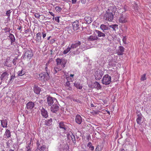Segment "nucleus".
I'll use <instances>...</instances> for the list:
<instances>
[{"instance_id": "nucleus-1", "label": "nucleus", "mask_w": 151, "mask_h": 151, "mask_svg": "<svg viewBox=\"0 0 151 151\" xmlns=\"http://www.w3.org/2000/svg\"><path fill=\"white\" fill-rule=\"evenodd\" d=\"M39 79L42 81H48L50 78L49 73L47 72H43L40 73L38 77Z\"/></svg>"}, {"instance_id": "nucleus-2", "label": "nucleus", "mask_w": 151, "mask_h": 151, "mask_svg": "<svg viewBox=\"0 0 151 151\" xmlns=\"http://www.w3.org/2000/svg\"><path fill=\"white\" fill-rule=\"evenodd\" d=\"M102 83L103 84L109 85L111 82V77L108 74H106L103 77L101 80Z\"/></svg>"}, {"instance_id": "nucleus-3", "label": "nucleus", "mask_w": 151, "mask_h": 151, "mask_svg": "<svg viewBox=\"0 0 151 151\" xmlns=\"http://www.w3.org/2000/svg\"><path fill=\"white\" fill-rule=\"evenodd\" d=\"M47 103L49 106H51L58 102L56 99L48 96L47 98Z\"/></svg>"}, {"instance_id": "nucleus-4", "label": "nucleus", "mask_w": 151, "mask_h": 151, "mask_svg": "<svg viewBox=\"0 0 151 151\" xmlns=\"http://www.w3.org/2000/svg\"><path fill=\"white\" fill-rule=\"evenodd\" d=\"M128 16L126 14H122L120 15L119 19V21L120 23H125L127 22Z\"/></svg>"}, {"instance_id": "nucleus-5", "label": "nucleus", "mask_w": 151, "mask_h": 151, "mask_svg": "<svg viewBox=\"0 0 151 151\" xmlns=\"http://www.w3.org/2000/svg\"><path fill=\"white\" fill-rule=\"evenodd\" d=\"M33 55L31 50H27L25 52L23 56V58L25 59H27L29 60L32 58Z\"/></svg>"}, {"instance_id": "nucleus-6", "label": "nucleus", "mask_w": 151, "mask_h": 151, "mask_svg": "<svg viewBox=\"0 0 151 151\" xmlns=\"http://www.w3.org/2000/svg\"><path fill=\"white\" fill-rule=\"evenodd\" d=\"M103 75V72L100 70H99L95 72L94 76L96 80H99L101 78Z\"/></svg>"}, {"instance_id": "nucleus-7", "label": "nucleus", "mask_w": 151, "mask_h": 151, "mask_svg": "<svg viewBox=\"0 0 151 151\" xmlns=\"http://www.w3.org/2000/svg\"><path fill=\"white\" fill-rule=\"evenodd\" d=\"M104 17L107 20L111 22L113 19L114 15L111 14L106 12V13L104 15Z\"/></svg>"}, {"instance_id": "nucleus-8", "label": "nucleus", "mask_w": 151, "mask_h": 151, "mask_svg": "<svg viewBox=\"0 0 151 151\" xmlns=\"http://www.w3.org/2000/svg\"><path fill=\"white\" fill-rule=\"evenodd\" d=\"M116 11V7L114 5H112L109 7L106 12L114 15Z\"/></svg>"}, {"instance_id": "nucleus-9", "label": "nucleus", "mask_w": 151, "mask_h": 151, "mask_svg": "<svg viewBox=\"0 0 151 151\" xmlns=\"http://www.w3.org/2000/svg\"><path fill=\"white\" fill-rule=\"evenodd\" d=\"M124 48L123 46H120L116 50V53L118 55H122L124 54Z\"/></svg>"}, {"instance_id": "nucleus-10", "label": "nucleus", "mask_w": 151, "mask_h": 151, "mask_svg": "<svg viewBox=\"0 0 151 151\" xmlns=\"http://www.w3.org/2000/svg\"><path fill=\"white\" fill-rule=\"evenodd\" d=\"M41 114L45 118H47L48 117V113L47 111L43 107L40 109Z\"/></svg>"}, {"instance_id": "nucleus-11", "label": "nucleus", "mask_w": 151, "mask_h": 151, "mask_svg": "<svg viewBox=\"0 0 151 151\" xmlns=\"http://www.w3.org/2000/svg\"><path fill=\"white\" fill-rule=\"evenodd\" d=\"M59 127L60 128L63 129L64 132L65 133L66 132L68 127L64 124L63 122H61L59 123Z\"/></svg>"}, {"instance_id": "nucleus-12", "label": "nucleus", "mask_w": 151, "mask_h": 151, "mask_svg": "<svg viewBox=\"0 0 151 151\" xmlns=\"http://www.w3.org/2000/svg\"><path fill=\"white\" fill-rule=\"evenodd\" d=\"M88 40L89 41H93L98 40V38L97 35L94 33L90 36L87 38Z\"/></svg>"}, {"instance_id": "nucleus-13", "label": "nucleus", "mask_w": 151, "mask_h": 151, "mask_svg": "<svg viewBox=\"0 0 151 151\" xmlns=\"http://www.w3.org/2000/svg\"><path fill=\"white\" fill-rule=\"evenodd\" d=\"M57 103L53 104L51 106V110L52 112L55 113L58 110L59 107L57 105Z\"/></svg>"}, {"instance_id": "nucleus-14", "label": "nucleus", "mask_w": 151, "mask_h": 151, "mask_svg": "<svg viewBox=\"0 0 151 151\" xmlns=\"http://www.w3.org/2000/svg\"><path fill=\"white\" fill-rule=\"evenodd\" d=\"M9 74L7 72L3 73L1 75L0 78L1 81H3L5 79L7 80Z\"/></svg>"}, {"instance_id": "nucleus-15", "label": "nucleus", "mask_w": 151, "mask_h": 151, "mask_svg": "<svg viewBox=\"0 0 151 151\" xmlns=\"http://www.w3.org/2000/svg\"><path fill=\"white\" fill-rule=\"evenodd\" d=\"M27 109L28 110H31L35 106L34 103L32 102L29 101L26 104Z\"/></svg>"}, {"instance_id": "nucleus-16", "label": "nucleus", "mask_w": 151, "mask_h": 151, "mask_svg": "<svg viewBox=\"0 0 151 151\" xmlns=\"http://www.w3.org/2000/svg\"><path fill=\"white\" fill-rule=\"evenodd\" d=\"M41 33L40 32H39L36 34L35 40L37 43H41L42 41L41 40Z\"/></svg>"}, {"instance_id": "nucleus-17", "label": "nucleus", "mask_w": 151, "mask_h": 151, "mask_svg": "<svg viewBox=\"0 0 151 151\" xmlns=\"http://www.w3.org/2000/svg\"><path fill=\"white\" fill-rule=\"evenodd\" d=\"M72 27L74 31H76L79 28V22L78 21L74 22L72 24Z\"/></svg>"}, {"instance_id": "nucleus-18", "label": "nucleus", "mask_w": 151, "mask_h": 151, "mask_svg": "<svg viewBox=\"0 0 151 151\" xmlns=\"http://www.w3.org/2000/svg\"><path fill=\"white\" fill-rule=\"evenodd\" d=\"M95 31L97 34V36L98 38V37H101L102 39H103L106 36L105 33H103L100 31L95 30Z\"/></svg>"}, {"instance_id": "nucleus-19", "label": "nucleus", "mask_w": 151, "mask_h": 151, "mask_svg": "<svg viewBox=\"0 0 151 151\" xmlns=\"http://www.w3.org/2000/svg\"><path fill=\"white\" fill-rule=\"evenodd\" d=\"M75 121L78 124H80L82 122V118L81 116L79 115H77L75 117Z\"/></svg>"}, {"instance_id": "nucleus-20", "label": "nucleus", "mask_w": 151, "mask_h": 151, "mask_svg": "<svg viewBox=\"0 0 151 151\" xmlns=\"http://www.w3.org/2000/svg\"><path fill=\"white\" fill-rule=\"evenodd\" d=\"M81 44V42L79 41H76L75 42L72 43L70 47L71 48H75L80 45Z\"/></svg>"}, {"instance_id": "nucleus-21", "label": "nucleus", "mask_w": 151, "mask_h": 151, "mask_svg": "<svg viewBox=\"0 0 151 151\" xmlns=\"http://www.w3.org/2000/svg\"><path fill=\"white\" fill-rule=\"evenodd\" d=\"M33 90L34 92L36 94H40L41 89L40 88L38 87L36 85H35L33 87Z\"/></svg>"}, {"instance_id": "nucleus-22", "label": "nucleus", "mask_w": 151, "mask_h": 151, "mask_svg": "<svg viewBox=\"0 0 151 151\" xmlns=\"http://www.w3.org/2000/svg\"><path fill=\"white\" fill-rule=\"evenodd\" d=\"M62 67L59 65H56L54 68L53 70L55 71L54 73L55 74L61 70L62 68Z\"/></svg>"}, {"instance_id": "nucleus-23", "label": "nucleus", "mask_w": 151, "mask_h": 151, "mask_svg": "<svg viewBox=\"0 0 151 151\" xmlns=\"http://www.w3.org/2000/svg\"><path fill=\"white\" fill-rule=\"evenodd\" d=\"M8 37L9 38V39H10L11 45H13V42H14L15 40V39L14 35L12 34L9 33Z\"/></svg>"}, {"instance_id": "nucleus-24", "label": "nucleus", "mask_w": 151, "mask_h": 151, "mask_svg": "<svg viewBox=\"0 0 151 151\" xmlns=\"http://www.w3.org/2000/svg\"><path fill=\"white\" fill-rule=\"evenodd\" d=\"M100 28L104 32H105V30L109 29V25L107 26L104 24L101 25Z\"/></svg>"}, {"instance_id": "nucleus-25", "label": "nucleus", "mask_w": 151, "mask_h": 151, "mask_svg": "<svg viewBox=\"0 0 151 151\" xmlns=\"http://www.w3.org/2000/svg\"><path fill=\"white\" fill-rule=\"evenodd\" d=\"M37 148L36 149V150H44L45 149V146L42 145V146H40L38 141L37 142Z\"/></svg>"}, {"instance_id": "nucleus-26", "label": "nucleus", "mask_w": 151, "mask_h": 151, "mask_svg": "<svg viewBox=\"0 0 151 151\" xmlns=\"http://www.w3.org/2000/svg\"><path fill=\"white\" fill-rule=\"evenodd\" d=\"M70 134H67V137L68 138L70 139V137L71 138V139L72 140L73 142V143L75 144L76 143V139L75 137L72 134V133H71V134L70 135Z\"/></svg>"}, {"instance_id": "nucleus-27", "label": "nucleus", "mask_w": 151, "mask_h": 151, "mask_svg": "<svg viewBox=\"0 0 151 151\" xmlns=\"http://www.w3.org/2000/svg\"><path fill=\"white\" fill-rule=\"evenodd\" d=\"M109 29L111 28L113 29V31H116L118 29V25L117 24H114L109 25Z\"/></svg>"}, {"instance_id": "nucleus-28", "label": "nucleus", "mask_w": 151, "mask_h": 151, "mask_svg": "<svg viewBox=\"0 0 151 151\" xmlns=\"http://www.w3.org/2000/svg\"><path fill=\"white\" fill-rule=\"evenodd\" d=\"M137 118L136 119L137 122L138 124H141L142 117V114L139 113L137 115Z\"/></svg>"}, {"instance_id": "nucleus-29", "label": "nucleus", "mask_w": 151, "mask_h": 151, "mask_svg": "<svg viewBox=\"0 0 151 151\" xmlns=\"http://www.w3.org/2000/svg\"><path fill=\"white\" fill-rule=\"evenodd\" d=\"M94 87L97 89H100L101 87L100 84L97 82H95L93 84Z\"/></svg>"}, {"instance_id": "nucleus-30", "label": "nucleus", "mask_w": 151, "mask_h": 151, "mask_svg": "<svg viewBox=\"0 0 151 151\" xmlns=\"http://www.w3.org/2000/svg\"><path fill=\"white\" fill-rule=\"evenodd\" d=\"M74 86H75L77 88L79 89H82L83 86L82 85L80 84V83L75 82L74 83Z\"/></svg>"}, {"instance_id": "nucleus-31", "label": "nucleus", "mask_w": 151, "mask_h": 151, "mask_svg": "<svg viewBox=\"0 0 151 151\" xmlns=\"http://www.w3.org/2000/svg\"><path fill=\"white\" fill-rule=\"evenodd\" d=\"M52 120L51 118L47 119L45 121V124L47 126H50L52 123Z\"/></svg>"}, {"instance_id": "nucleus-32", "label": "nucleus", "mask_w": 151, "mask_h": 151, "mask_svg": "<svg viewBox=\"0 0 151 151\" xmlns=\"http://www.w3.org/2000/svg\"><path fill=\"white\" fill-rule=\"evenodd\" d=\"M1 124L3 127H6L7 125V121L6 119L2 120L1 121Z\"/></svg>"}, {"instance_id": "nucleus-33", "label": "nucleus", "mask_w": 151, "mask_h": 151, "mask_svg": "<svg viewBox=\"0 0 151 151\" xmlns=\"http://www.w3.org/2000/svg\"><path fill=\"white\" fill-rule=\"evenodd\" d=\"M4 135H6L7 138L10 137L11 136L10 130L8 129H6Z\"/></svg>"}, {"instance_id": "nucleus-34", "label": "nucleus", "mask_w": 151, "mask_h": 151, "mask_svg": "<svg viewBox=\"0 0 151 151\" xmlns=\"http://www.w3.org/2000/svg\"><path fill=\"white\" fill-rule=\"evenodd\" d=\"M85 20L88 24H90L92 21L91 18L90 17H85Z\"/></svg>"}, {"instance_id": "nucleus-35", "label": "nucleus", "mask_w": 151, "mask_h": 151, "mask_svg": "<svg viewBox=\"0 0 151 151\" xmlns=\"http://www.w3.org/2000/svg\"><path fill=\"white\" fill-rule=\"evenodd\" d=\"M25 73V72L24 70V69H22L21 70L19 71L17 73L18 76H21L24 75Z\"/></svg>"}, {"instance_id": "nucleus-36", "label": "nucleus", "mask_w": 151, "mask_h": 151, "mask_svg": "<svg viewBox=\"0 0 151 151\" xmlns=\"http://www.w3.org/2000/svg\"><path fill=\"white\" fill-rule=\"evenodd\" d=\"M15 78V74H12L11 76V78L9 81L8 83H12Z\"/></svg>"}, {"instance_id": "nucleus-37", "label": "nucleus", "mask_w": 151, "mask_h": 151, "mask_svg": "<svg viewBox=\"0 0 151 151\" xmlns=\"http://www.w3.org/2000/svg\"><path fill=\"white\" fill-rule=\"evenodd\" d=\"M66 63V61L65 60L62 59L60 65L63 68L65 66V65Z\"/></svg>"}, {"instance_id": "nucleus-38", "label": "nucleus", "mask_w": 151, "mask_h": 151, "mask_svg": "<svg viewBox=\"0 0 151 151\" xmlns=\"http://www.w3.org/2000/svg\"><path fill=\"white\" fill-rule=\"evenodd\" d=\"M71 48L70 47H68L66 49L63 51V53L64 54L67 53L70 50Z\"/></svg>"}, {"instance_id": "nucleus-39", "label": "nucleus", "mask_w": 151, "mask_h": 151, "mask_svg": "<svg viewBox=\"0 0 151 151\" xmlns=\"http://www.w3.org/2000/svg\"><path fill=\"white\" fill-rule=\"evenodd\" d=\"M62 59L60 58H57L56 59L57 65H60L61 64Z\"/></svg>"}, {"instance_id": "nucleus-40", "label": "nucleus", "mask_w": 151, "mask_h": 151, "mask_svg": "<svg viewBox=\"0 0 151 151\" xmlns=\"http://www.w3.org/2000/svg\"><path fill=\"white\" fill-rule=\"evenodd\" d=\"M11 12L10 10L6 11V15L8 17L7 18H9L10 16V14Z\"/></svg>"}, {"instance_id": "nucleus-41", "label": "nucleus", "mask_w": 151, "mask_h": 151, "mask_svg": "<svg viewBox=\"0 0 151 151\" xmlns=\"http://www.w3.org/2000/svg\"><path fill=\"white\" fill-rule=\"evenodd\" d=\"M66 86H67L69 87V89L71 90L72 89V88L70 86V82L68 81L67 82L65 83Z\"/></svg>"}, {"instance_id": "nucleus-42", "label": "nucleus", "mask_w": 151, "mask_h": 151, "mask_svg": "<svg viewBox=\"0 0 151 151\" xmlns=\"http://www.w3.org/2000/svg\"><path fill=\"white\" fill-rule=\"evenodd\" d=\"M146 74H144L143 75H142L141 80V81H144L146 80Z\"/></svg>"}, {"instance_id": "nucleus-43", "label": "nucleus", "mask_w": 151, "mask_h": 151, "mask_svg": "<svg viewBox=\"0 0 151 151\" xmlns=\"http://www.w3.org/2000/svg\"><path fill=\"white\" fill-rule=\"evenodd\" d=\"M73 101L75 102H76V103H81V101L78 99H73Z\"/></svg>"}, {"instance_id": "nucleus-44", "label": "nucleus", "mask_w": 151, "mask_h": 151, "mask_svg": "<svg viewBox=\"0 0 151 151\" xmlns=\"http://www.w3.org/2000/svg\"><path fill=\"white\" fill-rule=\"evenodd\" d=\"M55 9L57 12H60L62 10V9L60 6H56L55 8Z\"/></svg>"}, {"instance_id": "nucleus-45", "label": "nucleus", "mask_w": 151, "mask_h": 151, "mask_svg": "<svg viewBox=\"0 0 151 151\" xmlns=\"http://www.w3.org/2000/svg\"><path fill=\"white\" fill-rule=\"evenodd\" d=\"M4 64L5 66H7L8 67H9V66L8 64V62L7 60H6L4 62Z\"/></svg>"}, {"instance_id": "nucleus-46", "label": "nucleus", "mask_w": 151, "mask_h": 151, "mask_svg": "<svg viewBox=\"0 0 151 151\" xmlns=\"http://www.w3.org/2000/svg\"><path fill=\"white\" fill-rule=\"evenodd\" d=\"M40 16V15L39 14V13H36L35 14V18L37 19H39Z\"/></svg>"}, {"instance_id": "nucleus-47", "label": "nucleus", "mask_w": 151, "mask_h": 151, "mask_svg": "<svg viewBox=\"0 0 151 151\" xmlns=\"http://www.w3.org/2000/svg\"><path fill=\"white\" fill-rule=\"evenodd\" d=\"M17 58H15L13 60V63L14 65H16L17 64Z\"/></svg>"}, {"instance_id": "nucleus-48", "label": "nucleus", "mask_w": 151, "mask_h": 151, "mask_svg": "<svg viewBox=\"0 0 151 151\" xmlns=\"http://www.w3.org/2000/svg\"><path fill=\"white\" fill-rule=\"evenodd\" d=\"M134 9L136 12H137L138 11V7L137 5H135V6H134Z\"/></svg>"}, {"instance_id": "nucleus-49", "label": "nucleus", "mask_w": 151, "mask_h": 151, "mask_svg": "<svg viewBox=\"0 0 151 151\" xmlns=\"http://www.w3.org/2000/svg\"><path fill=\"white\" fill-rule=\"evenodd\" d=\"M31 144V142H30L28 143V145L27 146H26V148L27 150H29V149H30V145Z\"/></svg>"}, {"instance_id": "nucleus-50", "label": "nucleus", "mask_w": 151, "mask_h": 151, "mask_svg": "<svg viewBox=\"0 0 151 151\" xmlns=\"http://www.w3.org/2000/svg\"><path fill=\"white\" fill-rule=\"evenodd\" d=\"M59 17H56L55 18V20L58 22H59Z\"/></svg>"}, {"instance_id": "nucleus-51", "label": "nucleus", "mask_w": 151, "mask_h": 151, "mask_svg": "<svg viewBox=\"0 0 151 151\" xmlns=\"http://www.w3.org/2000/svg\"><path fill=\"white\" fill-rule=\"evenodd\" d=\"M101 149L99 146H97L95 149V151H100Z\"/></svg>"}, {"instance_id": "nucleus-52", "label": "nucleus", "mask_w": 151, "mask_h": 151, "mask_svg": "<svg viewBox=\"0 0 151 151\" xmlns=\"http://www.w3.org/2000/svg\"><path fill=\"white\" fill-rule=\"evenodd\" d=\"M45 32H42V37H43V38H44L46 36V33H45Z\"/></svg>"}, {"instance_id": "nucleus-53", "label": "nucleus", "mask_w": 151, "mask_h": 151, "mask_svg": "<svg viewBox=\"0 0 151 151\" xmlns=\"http://www.w3.org/2000/svg\"><path fill=\"white\" fill-rule=\"evenodd\" d=\"M47 64H48L47 63H46V66L45 67V70L46 71V72H47V73H49V72H48V69L47 68Z\"/></svg>"}, {"instance_id": "nucleus-54", "label": "nucleus", "mask_w": 151, "mask_h": 151, "mask_svg": "<svg viewBox=\"0 0 151 151\" xmlns=\"http://www.w3.org/2000/svg\"><path fill=\"white\" fill-rule=\"evenodd\" d=\"M126 37H124L123 38V39H122V41H123V42L124 43H126Z\"/></svg>"}, {"instance_id": "nucleus-55", "label": "nucleus", "mask_w": 151, "mask_h": 151, "mask_svg": "<svg viewBox=\"0 0 151 151\" xmlns=\"http://www.w3.org/2000/svg\"><path fill=\"white\" fill-rule=\"evenodd\" d=\"M91 146H92V144H91V142H89L87 146L89 147H91Z\"/></svg>"}, {"instance_id": "nucleus-56", "label": "nucleus", "mask_w": 151, "mask_h": 151, "mask_svg": "<svg viewBox=\"0 0 151 151\" xmlns=\"http://www.w3.org/2000/svg\"><path fill=\"white\" fill-rule=\"evenodd\" d=\"M49 13L50 14V15H52V16L54 17L55 15L52 12H49Z\"/></svg>"}, {"instance_id": "nucleus-57", "label": "nucleus", "mask_w": 151, "mask_h": 151, "mask_svg": "<svg viewBox=\"0 0 151 151\" xmlns=\"http://www.w3.org/2000/svg\"><path fill=\"white\" fill-rule=\"evenodd\" d=\"M3 128H2L1 127H0V132H1V134L2 133V130H3Z\"/></svg>"}, {"instance_id": "nucleus-58", "label": "nucleus", "mask_w": 151, "mask_h": 151, "mask_svg": "<svg viewBox=\"0 0 151 151\" xmlns=\"http://www.w3.org/2000/svg\"><path fill=\"white\" fill-rule=\"evenodd\" d=\"M89 149H90L92 150H93L94 149V147L93 146H91V147H89Z\"/></svg>"}, {"instance_id": "nucleus-59", "label": "nucleus", "mask_w": 151, "mask_h": 151, "mask_svg": "<svg viewBox=\"0 0 151 151\" xmlns=\"http://www.w3.org/2000/svg\"><path fill=\"white\" fill-rule=\"evenodd\" d=\"M72 4H74L76 3V0H72Z\"/></svg>"}, {"instance_id": "nucleus-60", "label": "nucleus", "mask_w": 151, "mask_h": 151, "mask_svg": "<svg viewBox=\"0 0 151 151\" xmlns=\"http://www.w3.org/2000/svg\"><path fill=\"white\" fill-rule=\"evenodd\" d=\"M6 144L7 145V146L8 147H10V145L9 144V142H6Z\"/></svg>"}, {"instance_id": "nucleus-61", "label": "nucleus", "mask_w": 151, "mask_h": 151, "mask_svg": "<svg viewBox=\"0 0 151 151\" xmlns=\"http://www.w3.org/2000/svg\"><path fill=\"white\" fill-rule=\"evenodd\" d=\"M29 31V29H27L26 30H24V32H25V33H26L27 32H28Z\"/></svg>"}, {"instance_id": "nucleus-62", "label": "nucleus", "mask_w": 151, "mask_h": 151, "mask_svg": "<svg viewBox=\"0 0 151 151\" xmlns=\"http://www.w3.org/2000/svg\"><path fill=\"white\" fill-rule=\"evenodd\" d=\"M86 0H81V2L83 4H84Z\"/></svg>"}, {"instance_id": "nucleus-63", "label": "nucleus", "mask_w": 151, "mask_h": 151, "mask_svg": "<svg viewBox=\"0 0 151 151\" xmlns=\"http://www.w3.org/2000/svg\"><path fill=\"white\" fill-rule=\"evenodd\" d=\"M74 76V74H71L70 75V77H73Z\"/></svg>"}, {"instance_id": "nucleus-64", "label": "nucleus", "mask_w": 151, "mask_h": 151, "mask_svg": "<svg viewBox=\"0 0 151 151\" xmlns=\"http://www.w3.org/2000/svg\"><path fill=\"white\" fill-rule=\"evenodd\" d=\"M120 151H126L124 149H121Z\"/></svg>"}]
</instances>
